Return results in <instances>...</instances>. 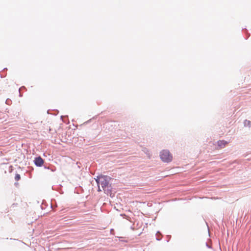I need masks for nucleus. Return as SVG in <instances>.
<instances>
[{"label":"nucleus","instance_id":"1","mask_svg":"<svg viewBox=\"0 0 251 251\" xmlns=\"http://www.w3.org/2000/svg\"><path fill=\"white\" fill-rule=\"evenodd\" d=\"M110 178L107 176H98V178L96 179V181L97 182V184L98 185V190L99 191H100L101 190L100 188L99 185H101L102 188L104 190L105 189L108 187L109 184V180H110Z\"/></svg>","mask_w":251,"mask_h":251},{"label":"nucleus","instance_id":"2","mask_svg":"<svg viewBox=\"0 0 251 251\" xmlns=\"http://www.w3.org/2000/svg\"><path fill=\"white\" fill-rule=\"evenodd\" d=\"M34 161L35 164L38 166H41L44 163L42 158H35Z\"/></svg>","mask_w":251,"mask_h":251},{"label":"nucleus","instance_id":"3","mask_svg":"<svg viewBox=\"0 0 251 251\" xmlns=\"http://www.w3.org/2000/svg\"><path fill=\"white\" fill-rule=\"evenodd\" d=\"M170 153L168 150H163L160 152V157H169L170 156Z\"/></svg>","mask_w":251,"mask_h":251},{"label":"nucleus","instance_id":"4","mask_svg":"<svg viewBox=\"0 0 251 251\" xmlns=\"http://www.w3.org/2000/svg\"><path fill=\"white\" fill-rule=\"evenodd\" d=\"M227 144V142L224 140H220L218 142V145L219 148H224Z\"/></svg>","mask_w":251,"mask_h":251},{"label":"nucleus","instance_id":"5","mask_svg":"<svg viewBox=\"0 0 251 251\" xmlns=\"http://www.w3.org/2000/svg\"><path fill=\"white\" fill-rule=\"evenodd\" d=\"M162 161L164 162L168 163L172 161V158H161Z\"/></svg>","mask_w":251,"mask_h":251},{"label":"nucleus","instance_id":"6","mask_svg":"<svg viewBox=\"0 0 251 251\" xmlns=\"http://www.w3.org/2000/svg\"><path fill=\"white\" fill-rule=\"evenodd\" d=\"M21 178L20 175L19 174H16L15 176V179L16 181H19Z\"/></svg>","mask_w":251,"mask_h":251}]
</instances>
